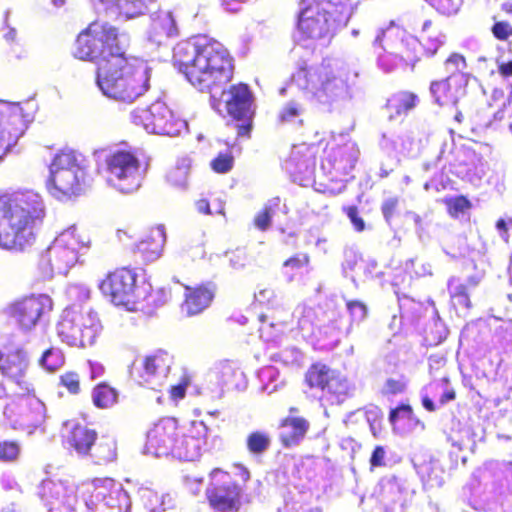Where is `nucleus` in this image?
I'll return each instance as SVG.
<instances>
[{"mask_svg":"<svg viewBox=\"0 0 512 512\" xmlns=\"http://www.w3.org/2000/svg\"><path fill=\"white\" fill-rule=\"evenodd\" d=\"M173 61L188 82L201 92H209L214 109L224 104L236 121L239 136H249L255 114L254 98L248 85H231L222 89L232 78V59L224 46L206 35L179 42L173 48Z\"/></svg>","mask_w":512,"mask_h":512,"instance_id":"1","label":"nucleus"},{"mask_svg":"<svg viewBox=\"0 0 512 512\" xmlns=\"http://www.w3.org/2000/svg\"><path fill=\"white\" fill-rule=\"evenodd\" d=\"M125 42L126 36L116 27L97 20L78 35L73 54L97 64L96 84L104 96L131 104L150 89L152 69L129 61Z\"/></svg>","mask_w":512,"mask_h":512,"instance_id":"2","label":"nucleus"},{"mask_svg":"<svg viewBox=\"0 0 512 512\" xmlns=\"http://www.w3.org/2000/svg\"><path fill=\"white\" fill-rule=\"evenodd\" d=\"M45 215L42 197L34 191L0 195V248L24 250L35 240L34 228Z\"/></svg>","mask_w":512,"mask_h":512,"instance_id":"3","label":"nucleus"},{"mask_svg":"<svg viewBox=\"0 0 512 512\" xmlns=\"http://www.w3.org/2000/svg\"><path fill=\"white\" fill-rule=\"evenodd\" d=\"M292 83L330 110L342 108L353 97L347 72L330 60L299 69L292 75Z\"/></svg>","mask_w":512,"mask_h":512,"instance_id":"4","label":"nucleus"},{"mask_svg":"<svg viewBox=\"0 0 512 512\" xmlns=\"http://www.w3.org/2000/svg\"><path fill=\"white\" fill-rule=\"evenodd\" d=\"M351 14L349 0H315L300 9L297 28L305 38L321 39L345 26Z\"/></svg>","mask_w":512,"mask_h":512,"instance_id":"5","label":"nucleus"},{"mask_svg":"<svg viewBox=\"0 0 512 512\" xmlns=\"http://www.w3.org/2000/svg\"><path fill=\"white\" fill-rule=\"evenodd\" d=\"M62 342L70 346H91L102 325L96 312L88 305L73 303L65 308L56 326Z\"/></svg>","mask_w":512,"mask_h":512,"instance_id":"6","label":"nucleus"},{"mask_svg":"<svg viewBox=\"0 0 512 512\" xmlns=\"http://www.w3.org/2000/svg\"><path fill=\"white\" fill-rule=\"evenodd\" d=\"M76 226L71 225L62 231L41 255L39 269L43 278L50 279L55 274L66 275L76 264L81 248L87 243L76 235Z\"/></svg>","mask_w":512,"mask_h":512,"instance_id":"7","label":"nucleus"},{"mask_svg":"<svg viewBox=\"0 0 512 512\" xmlns=\"http://www.w3.org/2000/svg\"><path fill=\"white\" fill-rule=\"evenodd\" d=\"M397 39H400L399 44L401 46L414 52L421 46V43L415 37L406 35V33L397 26H389L385 29L379 28L372 41V47L374 53L377 55V66L384 73H391L403 62L407 63L408 61H412L413 68L415 62L419 60L418 57L412 59L409 55H407L406 58L400 55V51H398L395 43Z\"/></svg>","mask_w":512,"mask_h":512,"instance_id":"8","label":"nucleus"},{"mask_svg":"<svg viewBox=\"0 0 512 512\" xmlns=\"http://www.w3.org/2000/svg\"><path fill=\"white\" fill-rule=\"evenodd\" d=\"M4 408L3 414L9 426L27 435H32L42 426L46 418L44 403L30 392H15Z\"/></svg>","mask_w":512,"mask_h":512,"instance_id":"9","label":"nucleus"},{"mask_svg":"<svg viewBox=\"0 0 512 512\" xmlns=\"http://www.w3.org/2000/svg\"><path fill=\"white\" fill-rule=\"evenodd\" d=\"M131 121L141 125L146 132L174 137L187 129V122L176 117L171 109L157 100L148 108H137L130 113Z\"/></svg>","mask_w":512,"mask_h":512,"instance_id":"10","label":"nucleus"},{"mask_svg":"<svg viewBox=\"0 0 512 512\" xmlns=\"http://www.w3.org/2000/svg\"><path fill=\"white\" fill-rule=\"evenodd\" d=\"M106 174L107 183L124 194L137 191L143 180L139 159L127 151H117L106 158Z\"/></svg>","mask_w":512,"mask_h":512,"instance_id":"11","label":"nucleus"},{"mask_svg":"<svg viewBox=\"0 0 512 512\" xmlns=\"http://www.w3.org/2000/svg\"><path fill=\"white\" fill-rule=\"evenodd\" d=\"M53 307L52 299L46 294H31L7 304L3 314L14 321L23 331L32 330Z\"/></svg>","mask_w":512,"mask_h":512,"instance_id":"12","label":"nucleus"},{"mask_svg":"<svg viewBox=\"0 0 512 512\" xmlns=\"http://www.w3.org/2000/svg\"><path fill=\"white\" fill-rule=\"evenodd\" d=\"M100 289L115 305L125 306L129 311H133L131 306H136L139 303V296L144 293L138 282V274L128 268L118 269L109 274L107 279L101 282Z\"/></svg>","mask_w":512,"mask_h":512,"instance_id":"13","label":"nucleus"},{"mask_svg":"<svg viewBox=\"0 0 512 512\" xmlns=\"http://www.w3.org/2000/svg\"><path fill=\"white\" fill-rule=\"evenodd\" d=\"M242 489L236 484L229 473L214 469L210 473V484L206 496L210 506L219 512H233L240 507Z\"/></svg>","mask_w":512,"mask_h":512,"instance_id":"14","label":"nucleus"},{"mask_svg":"<svg viewBox=\"0 0 512 512\" xmlns=\"http://www.w3.org/2000/svg\"><path fill=\"white\" fill-rule=\"evenodd\" d=\"M359 154L357 144L352 141L332 147L321 161V170L331 182H347L358 161Z\"/></svg>","mask_w":512,"mask_h":512,"instance_id":"15","label":"nucleus"},{"mask_svg":"<svg viewBox=\"0 0 512 512\" xmlns=\"http://www.w3.org/2000/svg\"><path fill=\"white\" fill-rule=\"evenodd\" d=\"M173 357L165 350H157L133 363L132 373H137L139 383L156 390L167 378Z\"/></svg>","mask_w":512,"mask_h":512,"instance_id":"16","label":"nucleus"},{"mask_svg":"<svg viewBox=\"0 0 512 512\" xmlns=\"http://www.w3.org/2000/svg\"><path fill=\"white\" fill-rule=\"evenodd\" d=\"M247 387L244 372L231 362H222L211 369L205 378V387L211 398H221L225 391H242Z\"/></svg>","mask_w":512,"mask_h":512,"instance_id":"17","label":"nucleus"},{"mask_svg":"<svg viewBox=\"0 0 512 512\" xmlns=\"http://www.w3.org/2000/svg\"><path fill=\"white\" fill-rule=\"evenodd\" d=\"M126 500V492L113 479H95L85 505L89 512H122V504Z\"/></svg>","mask_w":512,"mask_h":512,"instance_id":"18","label":"nucleus"},{"mask_svg":"<svg viewBox=\"0 0 512 512\" xmlns=\"http://www.w3.org/2000/svg\"><path fill=\"white\" fill-rule=\"evenodd\" d=\"M346 310L349 314V321L332 311L331 314H328L329 325L319 328L320 332L323 331L327 335L328 344L331 346H336L341 335H349L353 326H358L368 316L367 306L359 300H348Z\"/></svg>","mask_w":512,"mask_h":512,"instance_id":"19","label":"nucleus"},{"mask_svg":"<svg viewBox=\"0 0 512 512\" xmlns=\"http://www.w3.org/2000/svg\"><path fill=\"white\" fill-rule=\"evenodd\" d=\"M22 108L18 102L0 100V160L23 135Z\"/></svg>","mask_w":512,"mask_h":512,"instance_id":"20","label":"nucleus"},{"mask_svg":"<svg viewBox=\"0 0 512 512\" xmlns=\"http://www.w3.org/2000/svg\"><path fill=\"white\" fill-rule=\"evenodd\" d=\"M413 494L404 477L387 475L379 482L378 497L385 512H405Z\"/></svg>","mask_w":512,"mask_h":512,"instance_id":"21","label":"nucleus"},{"mask_svg":"<svg viewBox=\"0 0 512 512\" xmlns=\"http://www.w3.org/2000/svg\"><path fill=\"white\" fill-rule=\"evenodd\" d=\"M37 495L48 512H72L77 503L75 488L60 480H43Z\"/></svg>","mask_w":512,"mask_h":512,"instance_id":"22","label":"nucleus"},{"mask_svg":"<svg viewBox=\"0 0 512 512\" xmlns=\"http://www.w3.org/2000/svg\"><path fill=\"white\" fill-rule=\"evenodd\" d=\"M147 30L146 49L153 53L160 49L168 50L171 41L179 36L176 20L170 11L159 10L150 16Z\"/></svg>","mask_w":512,"mask_h":512,"instance_id":"23","label":"nucleus"},{"mask_svg":"<svg viewBox=\"0 0 512 512\" xmlns=\"http://www.w3.org/2000/svg\"><path fill=\"white\" fill-rule=\"evenodd\" d=\"M180 428L174 418H163L147 433L146 453L155 457L174 455Z\"/></svg>","mask_w":512,"mask_h":512,"instance_id":"24","label":"nucleus"},{"mask_svg":"<svg viewBox=\"0 0 512 512\" xmlns=\"http://www.w3.org/2000/svg\"><path fill=\"white\" fill-rule=\"evenodd\" d=\"M87 168L58 171L50 175L47 180L49 193L59 200L82 194L89 185Z\"/></svg>","mask_w":512,"mask_h":512,"instance_id":"25","label":"nucleus"},{"mask_svg":"<svg viewBox=\"0 0 512 512\" xmlns=\"http://www.w3.org/2000/svg\"><path fill=\"white\" fill-rule=\"evenodd\" d=\"M470 74L448 75L442 80L432 81L429 87V93L433 103L439 106L453 105L465 97L466 87L469 83Z\"/></svg>","mask_w":512,"mask_h":512,"instance_id":"26","label":"nucleus"},{"mask_svg":"<svg viewBox=\"0 0 512 512\" xmlns=\"http://www.w3.org/2000/svg\"><path fill=\"white\" fill-rule=\"evenodd\" d=\"M207 433L208 428L202 421H193L187 432L180 429L173 457L183 461L198 459L206 443Z\"/></svg>","mask_w":512,"mask_h":512,"instance_id":"27","label":"nucleus"},{"mask_svg":"<svg viewBox=\"0 0 512 512\" xmlns=\"http://www.w3.org/2000/svg\"><path fill=\"white\" fill-rule=\"evenodd\" d=\"M411 462L424 487H441L444 483V471L437 459L427 451L412 455Z\"/></svg>","mask_w":512,"mask_h":512,"instance_id":"28","label":"nucleus"},{"mask_svg":"<svg viewBox=\"0 0 512 512\" xmlns=\"http://www.w3.org/2000/svg\"><path fill=\"white\" fill-rule=\"evenodd\" d=\"M27 368L28 357L21 349L9 353L0 364V370L5 377L17 385L19 390L30 392L29 383L25 380Z\"/></svg>","mask_w":512,"mask_h":512,"instance_id":"29","label":"nucleus"},{"mask_svg":"<svg viewBox=\"0 0 512 512\" xmlns=\"http://www.w3.org/2000/svg\"><path fill=\"white\" fill-rule=\"evenodd\" d=\"M65 426L69 429L65 437L68 447L72 448L79 457H88L97 440L96 431L78 423L68 422Z\"/></svg>","mask_w":512,"mask_h":512,"instance_id":"30","label":"nucleus"},{"mask_svg":"<svg viewBox=\"0 0 512 512\" xmlns=\"http://www.w3.org/2000/svg\"><path fill=\"white\" fill-rule=\"evenodd\" d=\"M286 171L293 182L300 186H309L314 180L315 162L311 157L301 156L298 151H293L285 161Z\"/></svg>","mask_w":512,"mask_h":512,"instance_id":"31","label":"nucleus"},{"mask_svg":"<svg viewBox=\"0 0 512 512\" xmlns=\"http://www.w3.org/2000/svg\"><path fill=\"white\" fill-rule=\"evenodd\" d=\"M185 301L182 304V311L188 316H193L204 311L214 297V285H201L195 288L185 287Z\"/></svg>","mask_w":512,"mask_h":512,"instance_id":"32","label":"nucleus"},{"mask_svg":"<svg viewBox=\"0 0 512 512\" xmlns=\"http://www.w3.org/2000/svg\"><path fill=\"white\" fill-rule=\"evenodd\" d=\"M166 243V232L163 225L152 228L149 235L135 245L134 253L140 254L145 262L157 260Z\"/></svg>","mask_w":512,"mask_h":512,"instance_id":"33","label":"nucleus"},{"mask_svg":"<svg viewBox=\"0 0 512 512\" xmlns=\"http://www.w3.org/2000/svg\"><path fill=\"white\" fill-rule=\"evenodd\" d=\"M389 422L393 429L401 434L425 429L424 423L414 415L409 405H401L392 409L389 414Z\"/></svg>","mask_w":512,"mask_h":512,"instance_id":"34","label":"nucleus"},{"mask_svg":"<svg viewBox=\"0 0 512 512\" xmlns=\"http://www.w3.org/2000/svg\"><path fill=\"white\" fill-rule=\"evenodd\" d=\"M418 103V96L409 91H400L391 95L385 105L389 120L406 116Z\"/></svg>","mask_w":512,"mask_h":512,"instance_id":"35","label":"nucleus"},{"mask_svg":"<svg viewBox=\"0 0 512 512\" xmlns=\"http://www.w3.org/2000/svg\"><path fill=\"white\" fill-rule=\"evenodd\" d=\"M141 289L144 293L139 296V303L136 306H131L133 311H142L147 315H151L156 309L167 303L169 299V293L166 290L158 289L153 292L151 284L145 280L141 283Z\"/></svg>","mask_w":512,"mask_h":512,"instance_id":"36","label":"nucleus"},{"mask_svg":"<svg viewBox=\"0 0 512 512\" xmlns=\"http://www.w3.org/2000/svg\"><path fill=\"white\" fill-rule=\"evenodd\" d=\"M308 112L305 106L297 100H289L280 108L277 120L280 124L293 128L303 127L308 120Z\"/></svg>","mask_w":512,"mask_h":512,"instance_id":"37","label":"nucleus"},{"mask_svg":"<svg viewBox=\"0 0 512 512\" xmlns=\"http://www.w3.org/2000/svg\"><path fill=\"white\" fill-rule=\"evenodd\" d=\"M308 428L309 423L303 418H287L281 426L279 435L282 444L285 447L298 445L304 438Z\"/></svg>","mask_w":512,"mask_h":512,"instance_id":"38","label":"nucleus"},{"mask_svg":"<svg viewBox=\"0 0 512 512\" xmlns=\"http://www.w3.org/2000/svg\"><path fill=\"white\" fill-rule=\"evenodd\" d=\"M88 167L86 158L73 150H62L57 153L49 166L50 175L58 171L73 170L75 168Z\"/></svg>","mask_w":512,"mask_h":512,"instance_id":"39","label":"nucleus"},{"mask_svg":"<svg viewBox=\"0 0 512 512\" xmlns=\"http://www.w3.org/2000/svg\"><path fill=\"white\" fill-rule=\"evenodd\" d=\"M154 0H116L112 5V19L123 17L126 20L143 15L148 4Z\"/></svg>","mask_w":512,"mask_h":512,"instance_id":"40","label":"nucleus"},{"mask_svg":"<svg viewBox=\"0 0 512 512\" xmlns=\"http://www.w3.org/2000/svg\"><path fill=\"white\" fill-rule=\"evenodd\" d=\"M348 390V381L334 372L330 381H328L325 391L319 397L332 405L340 404L345 400Z\"/></svg>","mask_w":512,"mask_h":512,"instance_id":"41","label":"nucleus"},{"mask_svg":"<svg viewBox=\"0 0 512 512\" xmlns=\"http://www.w3.org/2000/svg\"><path fill=\"white\" fill-rule=\"evenodd\" d=\"M88 457L91 458L95 464L113 461L116 457L115 440L108 436L97 438Z\"/></svg>","mask_w":512,"mask_h":512,"instance_id":"42","label":"nucleus"},{"mask_svg":"<svg viewBox=\"0 0 512 512\" xmlns=\"http://www.w3.org/2000/svg\"><path fill=\"white\" fill-rule=\"evenodd\" d=\"M292 317L297 322V327L307 335L314 334L316 326L317 315L312 307L305 304L298 305L292 314Z\"/></svg>","mask_w":512,"mask_h":512,"instance_id":"43","label":"nucleus"},{"mask_svg":"<svg viewBox=\"0 0 512 512\" xmlns=\"http://www.w3.org/2000/svg\"><path fill=\"white\" fill-rule=\"evenodd\" d=\"M92 400L98 408H110L118 401V391L107 383L102 382L93 389Z\"/></svg>","mask_w":512,"mask_h":512,"instance_id":"44","label":"nucleus"},{"mask_svg":"<svg viewBox=\"0 0 512 512\" xmlns=\"http://www.w3.org/2000/svg\"><path fill=\"white\" fill-rule=\"evenodd\" d=\"M333 373L334 371H331L327 366L315 364L308 370L306 382L311 388H317L323 394Z\"/></svg>","mask_w":512,"mask_h":512,"instance_id":"45","label":"nucleus"},{"mask_svg":"<svg viewBox=\"0 0 512 512\" xmlns=\"http://www.w3.org/2000/svg\"><path fill=\"white\" fill-rule=\"evenodd\" d=\"M310 263V257L307 253H297L294 256L287 259L282 266V272L287 282L295 280L296 276L302 272L303 269L307 268Z\"/></svg>","mask_w":512,"mask_h":512,"instance_id":"46","label":"nucleus"},{"mask_svg":"<svg viewBox=\"0 0 512 512\" xmlns=\"http://www.w3.org/2000/svg\"><path fill=\"white\" fill-rule=\"evenodd\" d=\"M504 118L505 110L503 109H499L498 111L494 112L492 114V118L490 113L487 114L484 112H478L474 119L475 126L471 127V131L475 133L485 129H500L502 127L501 122L504 120Z\"/></svg>","mask_w":512,"mask_h":512,"instance_id":"47","label":"nucleus"},{"mask_svg":"<svg viewBox=\"0 0 512 512\" xmlns=\"http://www.w3.org/2000/svg\"><path fill=\"white\" fill-rule=\"evenodd\" d=\"M411 145L409 136L383 134L380 140V147L387 153L406 154L410 152Z\"/></svg>","mask_w":512,"mask_h":512,"instance_id":"48","label":"nucleus"},{"mask_svg":"<svg viewBox=\"0 0 512 512\" xmlns=\"http://www.w3.org/2000/svg\"><path fill=\"white\" fill-rule=\"evenodd\" d=\"M280 203L279 197L271 198L265 203L263 209L254 217V225L257 229L266 231L270 227L272 218L279 209Z\"/></svg>","mask_w":512,"mask_h":512,"instance_id":"49","label":"nucleus"},{"mask_svg":"<svg viewBox=\"0 0 512 512\" xmlns=\"http://www.w3.org/2000/svg\"><path fill=\"white\" fill-rule=\"evenodd\" d=\"M258 378L261 382V390L267 394H272L283 385V382L279 381V371L274 366L260 369Z\"/></svg>","mask_w":512,"mask_h":512,"instance_id":"50","label":"nucleus"},{"mask_svg":"<svg viewBox=\"0 0 512 512\" xmlns=\"http://www.w3.org/2000/svg\"><path fill=\"white\" fill-rule=\"evenodd\" d=\"M138 493L149 512H165L167 496H159L157 492L147 487H140Z\"/></svg>","mask_w":512,"mask_h":512,"instance_id":"51","label":"nucleus"},{"mask_svg":"<svg viewBox=\"0 0 512 512\" xmlns=\"http://www.w3.org/2000/svg\"><path fill=\"white\" fill-rule=\"evenodd\" d=\"M246 443L251 454L262 455L269 449L271 437L267 432L254 431L248 435Z\"/></svg>","mask_w":512,"mask_h":512,"instance_id":"52","label":"nucleus"},{"mask_svg":"<svg viewBox=\"0 0 512 512\" xmlns=\"http://www.w3.org/2000/svg\"><path fill=\"white\" fill-rule=\"evenodd\" d=\"M65 362L63 352L59 348L51 347L45 350L39 359L40 366L48 372H55L60 369Z\"/></svg>","mask_w":512,"mask_h":512,"instance_id":"53","label":"nucleus"},{"mask_svg":"<svg viewBox=\"0 0 512 512\" xmlns=\"http://www.w3.org/2000/svg\"><path fill=\"white\" fill-rule=\"evenodd\" d=\"M431 27H432V22L430 20H426L422 26V32H423L422 38L425 42L423 44V49L425 50V53L430 57L434 56L436 54L439 47H441L444 44L445 38H446L445 35H443L440 32H437L435 35L429 34V35L425 36V34H428V31Z\"/></svg>","mask_w":512,"mask_h":512,"instance_id":"54","label":"nucleus"},{"mask_svg":"<svg viewBox=\"0 0 512 512\" xmlns=\"http://www.w3.org/2000/svg\"><path fill=\"white\" fill-rule=\"evenodd\" d=\"M444 153H445L444 148H442L439 155L437 156V158L435 160L424 162L421 165V172L423 174H431V179L426 181L424 184V189L426 191L430 190L431 188L436 187V181L438 179V175L444 168V165H442V159L444 157Z\"/></svg>","mask_w":512,"mask_h":512,"instance_id":"55","label":"nucleus"},{"mask_svg":"<svg viewBox=\"0 0 512 512\" xmlns=\"http://www.w3.org/2000/svg\"><path fill=\"white\" fill-rule=\"evenodd\" d=\"M449 293L457 305L470 308L468 286L460 282L459 279L451 278L448 282Z\"/></svg>","mask_w":512,"mask_h":512,"instance_id":"56","label":"nucleus"},{"mask_svg":"<svg viewBox=\"0 0 512 512\" xmlns=\"http://www.w3.org/2000/svg\"><path fill=\"white\" fill-rule=\"evenodd\" d=\"M270 358L272 361L280 362L284 365H295L299 364L302 360V353L295 347H289L271 354Z\"/></svg>","mask_w":512,"mask_h":512,"instance_id":"57","label":"nucleus"},{"mask_svg":"<svg viewBox=\"0 0 512 512\" xmlns=\"http://www.w3.org/2000/svg\"><path fill=\"white\" fill-rule=\"evenodd\" d=\"M189 174V165L185 163V160L175 169L169 172L167 179L168 181L177 188H185L187 186V179Z\"/></svg>","mask_w":512,"mask_h":512,"instance_id":"58","label":"nucleus"},{"mask_svg":"<svg viewBox=\"0 0 512 512\" xmlns=\"http://www.w3.org/2000/svg\"><path fill=\"white\" fill-rule=\"evenodd\" d=\"M445 70L449 73V75L454 74H469L466 72L467 64L465 58L458 53L451 54L445 60Z\"/></svg>","mask_w":512,"mask_h":512,"instance_id":"59","label":"nucleus"},{"mask_svg":"<svg viewBox=\"0 0 512 512\" xmlns=\"http://www.w3.org/2000/svg\"><path fill=\"white\" fill-rule=\"evenodd\" d=\"M361 259V254L354 247L345 248L342 262V271L345 277H349V273L354 271Z\"/></svg>","mask_w":512,"mask_h":512,"instance_id":"60","label":"nucleus"},{"mask_svg":"<svg viewBox=\"0 0 512 512\" xmlns=\"http://www.w3.org/2000/svg\"><path fill=\"white\" fill-rule=\"evenodd\" d=\"M439 13L444 15H451L456 13L460 6L461 0H425Z\"/></svg>","mask_w":512,"mask_h":512,"instance_id":"61","label":"nucleus"},{"mask_svg":"<svg viewBox=\"0 0 512 512\" xmlns=\"http://www.w3.org/2000/svg\"><path fill=\"white\" fill-rule=\"evenodd\" d=\"M20 454V446L15 441L0 442V461H15Z\"/></svg>","mask_w":512,"mask_h":512,"instance_id":"62","label":"nucleus"},{"mask_svg":"<svg viewBox=\"0 0 512 512\" xmlns=\"http://www.w3.org/2000/svg\"><path fill=\"white\" fill-rule=\"evenodd\" d=\"M67 295L74 303L83 305L90 297V290L83 284H72L67 288Z\"/></svg>","mask_w":512,"mask_h":512,"instance_id":"63","label":"nucleus"},{"mask_svg":"<svg viewBox=\"0 0 512 512\" xmlns=\"http://www.w3.org/2000/svg\"><path fill=\"white\" fill-rule=\"evenodd\" d=\"M233 157L227 153H220L211 161V168L217 173H227L233 167Z\"/></svg>","mask_w":512,"mask_h":512,"instance_id":"64","label":"nucleus"}]
</instances>
